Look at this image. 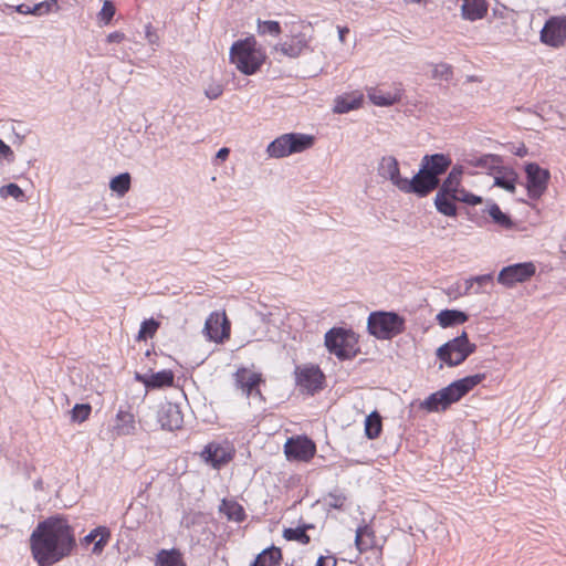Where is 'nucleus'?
<instances>
[{"label": "nucleus", "instance_id": "7c9ffc66", "mask_svg": "<svg viewBox=\"0 0 566 566\" xmlns=\"http://www.w3.org/2000/svg\"><path fill=\"white\" fill-rule=\"evenodd\" d=\"M485 212H488L495 224L504 229H511L514 226L511 216L506 212H503L500 206L495 202L490 203Z\"/></svg>", "mask_w": 566, "mask_h": 566}, {"label": "nucleus", "instance_id": "8fccbe9b", "mask_svg": "<svg viewBox=\"0 0 566 566\" xmlns=\"http://www.w3.org/2000/svg\"><path fill=\"white\" fill-rule=\"evenodd\" d=\"M473 280H474V284L478 285L474 293L479 294V293H481L482 286L493 283V274L488 273V274L476 275V276H473Z\"/></svg>", "mask_w": 566, "mask_h": 566}, {"label": "nucleus", "instance_id": "603ef678", "mask_svg": "<svg viewBox=\"0 0 566 566\" xmlns=\"http://www.w3.org/2000/svg\"><path fill=\"white\" fill-rule=\"evenodd\" d=\"M1 157L11 161L13 158V151L9 145L0 139V158Z\"/></svg>", "mask_w": 566, "mask_h": 566}, {"label": "nucleus", "instance_id": "20e7f679", "mask_svg": "<svg viewBox=\"0 0 566 566\" xmlns=\"http://www.w3.org/2000/svg\"><path fill=\"white\" fill-rule=\"evenodd\" d=\"M253 36L235 41L230 48V62L244 75L255 74L265 61Z\"/></svg>", "mask_w": 566, "mask_h": 566}, {"label": "nucleus", "instance_id": "2eb2a0df", "mask_svg": "<svg viewBox=\"0 0 566 566\" xmlns=\"http://www.w3.org/2000/svg\"><path fill=\"white\" fill-rule=\"evenodd\" d=\"M287 460L308 462L316 453L315 442L307 436L289 438L284 444Z\"/></svg>", "mask_w": 566, "mask_h": 566}, {"label": "nucleus", "instance_id": "39448f33", "mask_svg": "<svg viewBox=\"0 0 566 566\" xmlns=\"http://www.w3.org/2000/svg\"><path fill=\"white\" fill-rule=\"evenodd\" d=\"M324 344L329 354L339 360H349L359 353L358 337L350 328L332 327L325 333Z\"/></svg>", "mask_w": 566, "mask_h": 566}, {"label": "nucleus", "instance_id": "4be33fe9", "mask_svg": "<svg viewBox=\"0 0 566 566\" xmlns=\"http://www.w3.org/2000/svg\"><path fill=\"white\" fill-rule=\"evenodd\" d=\"M494 171L496 174L494 176L493 186L502 188L507 192L514 193L518 179L517 172L514 169L504 167L502 165H500L499 168H496Z\"/></svg>", "mask_w": 566, "mask_h": 566}, {"label": "nucleus", "instance_id": "f704fd0d", "mask_svg": "<svg viewBox=\"0 0 566 566\" xmlns=\"http://www.w3.org/2000/svg\"><path fill=\"white\" fill-rule=\"evenodd\" d=\"M130 175L128 172H122L111 179L109 188L119 197H123L130 189Z\"/></svg>", "mask_w": 566, "mask_h": 566}, {"label": "nucleus", "instance_id": "1a4fd4ad", "mask_svg": "<svg viewBox=\"0 0 566 566\" xmlns=\"http://www.w3.org/2000/svg\"><path fill=\"white\" fill-rule=\"evenodd\" d=\"M199 455L206 464L220 470L233 460L235 449L228 441H211L203 447Z\"/></svg>", "mask_w": 566, "mask_h": 566}, {"label": "nucleus", "instance_id": "412c9836", "mask_svg": "<svg viewBox=\"0 0 566 566\" xmlns=\"http://www.w3.org/2000/svg\"><path fill=\"white\" fill-rule=\"evenodd\" d=\"M403 90L396 87L392 92H387L377 87H370L367 92L369 101L380 107H389L399 103L402 98Z\"/></svg>", "mask_w": 566, "mask_h": 566}, {"label": "nucleus", "instance_id": "a878e982", "mask_svg": "<svg viewBox=\"0 0 566 566\" xmlns=\"http://www.w3.org/2000/svg\"><path fill=\"white\" fill-rule=\"evenodd\" d=\"M282 552L279 547L271 545L259 553L250 566H280Z\"/></svg>", "mask_w": 566, "mask_h": 566}, {"label": "nucleus", "instance_id": "6e6d98bb", "mask_svg": "<svg viewBox=\"0 0 566 566\" xmlns=\"http://www.w3.org/2000/svg\"><path fill=\"white\" fill-rule=\"evenodd\" d=\"M149 376L150 375H148V374L136 373L135 380L143 384L145 386V388L147 389V384L149 382Z\"/></svg>", "mask_w": 566, "mask_h": 566}, {"label": "nucleus", "instance_id": "aec40b11", "mask_svg": "<svg viewBox=\"0 0 566 566\" xmlns=\"http://www.w3.org/2000/svg\"><path fill=\"white\" fill-rule=\"evenodd\" d=\"M111 539V531L106 526H97L93 528L87 535H85L80 544L83 547H87L90 544H94L92 548V554L99 555L104 551L105 546L108 544Z\"/></svg>", "mask_w": 566, "mask_h": 566}, {"label": "nucleus", "instance_id": "c85d7f7f", "mask_svg": "<svg viewBox=\"0 0 566 566\" xmlns=\"http://www.w3.org/2000/svg\"><path fill=\"white\" fill-rule=\"evenodd\" d=\"M175 375L170 369H163L149 376L147 390L161 389L174 385Z\"/></svg>", "mask_w": 566, "mask_h": 566}, {"label": "nucleus", "instance_id": "5701e85b", "mask_svg": "<svg viewBox=\"0 0 566 566\" xmlns=\"http://www.w3.org/2000/svg\"><path fill=\"white\" fill-rule=\"evenodd\" d=\"M436 319L442 328H449L464 324L469 321V315L460 310L446 308L437 314Z\"/></svg>", "mask_w": 566, "mask_h": 566}, {"label": "nucleus", "instance_id": "e2e57ef3", "mask_svg": "<svg viewBox=\"0 0 566 566\" xmlns=\"http://www.w3.org/2000/svg\"><path fill=\"white\" fill-rule=\"evenodd\" d=\"M298 525L305 533L316 528V526L313 523L300 522Z\"/></svg>", "mask_w": 566, "mask_h": 566}, {"label": "nucleus", "instance_id": "de8ad7c7", "mask_svg": "<svg viewBox=\"0 0 566 566\" xmlns=\"http://www.w3.org/2000/svg\"><path fill=\"white\" fill-rule=\"evenodd\" d=\"M455 197H457V202H462V203H465V205L472 206V207L480 205L483 201L482 197L468 191L463 187L458 191V195Z\"/></svg>", "mask_w": 566, "mask_h": 566}, {"label": "nucleus", "instance_id": "3c124183", "mask_svg": "<svg viewBox=\"0 0 566 566\" xmlns=\"http://www.w3.org/2000/svg\"><path fill=\"white\" fill-rule=\"evenodd\" d=\"M337 565V559L334 555H321L317 560H316V564L315 566H336Z\"/></svg>", "mask_w": 566, "mask_h": 566}, {"label": "nucleus", "instance_id": "9d476101", "mask_svg": "<svg viewBox=\"0 0 566 566\" xmlns=\"http://www.w3.org/2000/svg\"><path fill=\"white\" fill-rule=\"evenodd\" d=\"M526 175L527 196L533 199H539L548 187L551 172L546 168H542L537 163H526L524 165Z\"/></svg>", "mask_w": 566, "mask_h": 566}, {"label": "nucleus", "instance_id": "49530a36", "mask_svg": "<svg viewBox=\"0 0 566 566\" xmlns=\"http://www.w3.org/2000/svg\"><path fill=\"white\" fill-rule=\"evenodd\" d=\"M0 195L3 198L12 197L19 201H23V199L25 198L23 190L20 188L19 185L14 182H10L6 186H2L0 189Z\"/></svg>", "mask_w": 566, "mask_h": 566}, {"label": "nucleus", "instance_id": "9b49d317", "mask_svg": "<svg viewBox=\"0 0 566 566\" xmlns=\"http://www.w3.org/2000/svg\"><path fill=\"white\" fill-rule=\"evenodd\" d=\"M380 177L388 179L391 184L405 193L413 195V180L400 175L399 163L394 156H385L378 166Z\"/></svg>", "mask_w": 566, "mask_h": 566}, {"label": "nucleus", "instance_id": "f3484780", "mask_svg": "<svg viewBox=\"0 0 566 566\" xmlns=\"http://www.w3.org/2000/svg\"><path fill=\"white\" fill-rule=\"evenodd\" d=\"M541 42L552 46L559 48L566 41V15L549 17L541 30Z\"/></svg>", "mask_w": 566, "mask_h": 566}, {"label": "nucleus", "instance_id": "a211bd4d", "mask_svg": "<svg viewBox=\"0 0 566 566\" xmlns=\"http://www.w3.org/2000/svg\"><path fill=\"white\" fill-rule=\"evenodd\" d=\"M203 332L209 340L223 343L230 337V322L226 313L213 312L206 319Z\"/></svg>", "mask_w": 566, "mask_h": 566}, {"label": "nucleus", "instance_id": "ea45409f", "mask_svg": "<svg viewBox=\"0 0 566 566\" xmlns=\"http://www.w3.org/2000/svg\"><path fill=\"white\" fill-rule=\"evenodd\" d=\"M92 412V406L90 403H75L70 411L72 422L82 423L88 419Z\"/></svg>", "mask_w": 566, "mask_h": 566}, {"label": "nucleus", "instance_id": "4c0bfd02", "mask_svg": "<svg viewBox=\"0 0 566 566\" xmlns=\"http://www.w3.org/2000/svg\"><path fill=\"white\" fill-rule=\"evenodd\" d=\"M502 164V158L499 155L486 154L478 157L472 165L475 167L484 168L494 171Z\"/></svg>", "mask_w": 566, "mask_h": 566}, {"label": "nucleus", "instance_id": "7ed1b4c3", "mask_svg": "<svg viewBox=\"0 0 566 566\" xmlns=\"http://www.w3.org/2000/svg\"><path fill=\"white\" fill-rule=\"evenodd\" d=\"M463 166L454 165L451 167L447 177L437 188L438 191L433 199V205L439 213L446 217L454 218L458 216L457 195L462 188Z\"/></svg>", "mask_w": 566, "mask_h": 566}, {"label": "nucleus", "instance_id": "052dcab7", "mask_svg": "<svg viewBox=\"0 0 566 566\" xmlns=\"http://www.w3.org/2000/svg\"><path fill=\"white\" fill-rule=\"evenodd\" d=\"M229 154H230L229 148H227V147H222V148H220V149L218 150V153H217L216 157H217V159L226 160V159L228 158Z\"/></svg>", "mask_w": 566, "mask_h": 566}, {"label": "nucleus", "instance_id": "4468645a", "mask_svg": "<svg viewBox=\"0 0 566 566\" xmlns=\"http://www.w3.org/2000/svg\"><path fill=\"white\" fill-rule=\"evenodd\" d=\"M536 272L533 262H521L502 268L497 275V282L506 287H512L516 283L528 281Z\"/></svg>", "mask_w": 566, "mask_h": 566}, {"label": "nucleus", "instance_id": "4d7b16f0", "mask_svg": "<svg viewBox=\"0 0 566 566\" xmlns=\"http://www.w3.org/2000/svg\"><path fill=\"white\" fill-rule=\"evenodd\" d=\"M15 11L21 14H31V6L21 3L15 7Z\"/></svg>", "mask_w": 566, "mask_h": 566}, {"label": "nucleus", "instance_id": "2f4dec72", "mask_svg": "<svg viewBox=\"0 0 566 566\" xmlns=\"http://www.w3.org/2000/svg\"><path fill=\"white\" fill-rule=\"evenodd\" d=\"M382 430L381 416L378 411L370 412L365 419V434L368 439H377Z\"/></svg>", "mask_w": 566, "mask_h": 566}, {"label": "nucleus", "instance_id": "c03bdc74", "mask_svg": "<svg viewBox=\"0 0 566 566\" xmlns=\"http://www.w3.org/2000/svg\"><path fill=\"white\" fill-rule=\"evenodd\" d=\"M325 501L331 509L343 510L346 495L340 490L335 489L327 494Z\"/></svg>", "mask_w": 566, "mask_h": 566}, {"label": "nucleus", "instance_id": "f8f14e48", "mask_svg": "<svg viewBox=\"0 0 566 566\" xmlns=\"http://www.w3.org/2000/svg\"><path fill=\"white\" fill-rule=\"evenodd\" d=\"M296 385L306 394L315 395L324 389L325 375L316 365L295 368Z\"/></svg>", "mask_w": 566, "mask_h": 566}, {"label": "nucleus", "instance_id": "c9c22d12", "mask_svg": "<svg viewBox=\"0 0 566 566\" xmlns=\"http://www.w3.org/2000/svg\"><path fill=\"white\" fill-rule=\"evenodd\" d=\"M256 31L259 35H271L276 38L282 33V27L279 21L258 19Z\"/></svg>", "mask_w": 566, "mask_h": 566}, {"label": "nucleus", "instance_id": "393cba45", "mask_svg": "<svg viewBox=\"0 0 566 566\" xmlns=\"http://www.w3.org/2000/svg\"><path fill=\"white\" fill-rule=\"evenodd\" d=\"M355 546L359 553L376 547V536L374 530L369 525H361L356 530Z\"/></svg>", "mask_w": 566, "mask_h": 566}, {"label": "nucleus", "instance_id": "dca6fc26", "mask_svg": "<svg viewBox=\"0 0 566 566\" xmlns=\"http://www.w3.org/2000/svg\"><path fill=\"white\" fill-rule=\"evenodd\" d=\"M233 379L235 388L240 389L248 398H262L260 386L265 382V379L261 373L251 371L247 367H239L233 374Z\"/></svg>", "mask_w": 566, "mask_h": 566}, {"label": "nucleus", "instance_id": "79ce46f5", "mask_svg": "<svg viewBox=\"0 0 566 566\" xmlns=\"http://www.w3.org/2000/svg\"><path fill=\"white\" fill-rule=\"evenodd\" d=\"M57 9L59 3L56 0H44L31 6V15L41 17Z\"/></svg>", "mask_w": 566, "mask_h": 566}, {"label": "nucleus", "instance_id": "09e8293b", "mask_svg": "<svg viewBox=\"0 0 566 566\" xmlns=\"http://www.w3.org/2000/svg\"><path fill=\"white\" fill-rule=\"evenodd\" d=\"M223 93V86L218 83H211L208 85V87L205 90V95L209 99H217L219 96H221Z\"/></svg>", "mask_w": 566, "mask_h": 566}, {"label": "nucleus", "instance_id": "a19ab883", "mask_svg": "<svg viewBox=\"0 0 566 566\" xmlns=\"http://www.w3.org/2000/svg\"><path fill=\"white\" fill-rule=\"evenodd\" d=\"M304 49L302 41L284 42L276 46V50L289 57H297Z\"/></svg>", "mask_w": 566, "mask_h": 566}, {"label": "nucleus", "instance_id": "bf43d9fd", "mask_svg": "<svg viewBox=\"0 0 566 566\" xmlns=\"http://www.w3.org/2000/svg\"><path fill=\"white\" fill-rule=\"evenodd\" d=\"M146 36L149 41V43H155L156 40H157V35L156 33L151 30V27L150 25H146Z\"/></svg>", "mask_w": 566, "mask_h": 566}, {"label": "nucleus", "instance_id": "864d4df0", "mask_svg": "<svg viewBox=\"0 0 566 566\" xmlns=\"http://www.w3.org/2000/svg\"><path fill=\"white\" fill-rule=\"evenodd\" d=\"M125 39V34L120 31H114L106 38L107 43H120Z\"/></svg>", "mask_w": 566, "mask_h": 566}, {"label": "nucleus", "instance_id": "0e129e2a", "mask_svg": "<svg viewBox=\"0 0 566 566\" xmlns=\"http://www.w3.org/2000/svg\"><path fill=\"white\" fill-rule=\"evenodd\" d=\"M407 3H422L424 0H405Z\"/></svg>", "mask_w": 566, "mask_h": 566}, {"label": "nucleus", "instance_id": "bb28decb", "mask_svg": "<svg viewBox=\"0 0 566 566\" xmlns=\"http://www.w3.org/2000/svg\"><path fill=\"white\" fill-rule=\"evenodd\" d=\"M363 95L359 94L357 96L355 95H343V96H338L336 97L335 99V105H334V113L336 114H346L353 109H357L360 107L361 103H363Z\"/></svg>", "mask_w": 566, "mask_h": 566}, {"label": "nucleus", "instance_id": "473e14b6", "mask_svg": "<svg viewBox=\"0 0 566 566\" xmlns=\"http://www.w3.org/2000/svg\"><path fill=\"white\" fill-rule=\"evenodd\" d=\"M220 511L231 521L242 522L247 517L244 509L235 501L222 500Z\"/></svg>", "mask_w": 566, "mask_h": 566}, {"label": "nucleus", "instance_id": "cd10ccee", "mask_svg": "<svg viewBox=\"0 0 566 566\" xmlns=\"http://www.w3.org/2000/svg\"><path fill=\"white\" fill-rule=\"evenodd\" d=\"M155 566H186L177 548L160 549L156 555Z\"/></svg>", "mask_w": 566, "mask_h": 566}, {"label": "nucleus", "instance_id": "423d86ee", "mask_svg": "<svg viewBox=\"0 0 566 566\" xmlns=\"http://www.w3.org/2000/svg\"><path fill=\"white\" fill-rule=\"evenodd\" d=\"M405 328V318L396 312H371L367 319V331L377 339H392L401 334Z\"/></svg>", "mask_w": 566, "mask_h": 566}, {"label": "nucleus", "instance_id": "37998d69", "mask_svg": "<svg viewBox=\"0 0 566 566\" xmlns=\"http://www.w3.org/2000/svg\"><path fill=\"white\" fill-rule=\"evenodd\" d=\"M116 13L115 4L112 0H104L101 11L98 12L99 21L107 25L112 22L114 15Z\"/></svg>", "mask_w": 566, "mask_h": 566}, {"label": "nucleus", "instance_id": "c756f323", "mask_svg": "<svg viewBox=\"0 0 566 566\" xmlns=\"http://www.w3.org/2000/svg\"><path fill=\"white\" fill-rule=\"evenodd\" d=\"M420 407L428 412H439L447 410L450 406L447 405V399L438 390L429 395L421 403Z\"/></svg>", "mask_w": 566, "mask_h": 566}, {"label": "nucleus", "instance_id": "680f3d73", "mask_svg": "<svg viewBox=\"0 0 566 566\" xmlns=\"http://www.w3.org/2000/svg\"><path fill=\"white\" fill-rule=\"evenodd\" d=\"M338 29V38L342 42H345L346 35L349 33V29L347 27H337Z\"/></svg>", "mask_w": 566, "mask_h": 566}, {"label": "nucleus", "instance_id": "a18cd8bd", "mask_svg": "<svg viewBox=\"0 0 566 566\" xmlns=\"http://www.w3.org/2000/svg\"><path fill=\"white\" fill-rule=\"evenodd\" d=\"M453 77V69L448 63L436 64L432 70V78L450 81Z\"/></svg>", "mask_w": 566, "mask_h": 566}, {"label": "nucleus", "instance_id": "13d9d810", "mask_svg": "<svg viewBox=\"0 0 566 566\" xmlns=\"http://www.w3.org/2000/svg\"><path fill=\"white\" fill-rule=\"evenodd\" d=\"M474 286V280H473V276L470 277V279H467L464 281V290L462 292L463 295H467L471 292V290L473 289Z\"/></svg>", "mask_w": 566, "mask_h": 566}, {"label": "nucleus", "instance_id": "72a5a7b5", "mask_svg": "<svg viewBox=\"0 0 566 566\" xmlns=\"http://www.w3.org/2000/svg\"><path fill=\"white\" fill-rule=\"evenodd\" d=\"M116 428L119 434H130L135 430L134 415L122 408L116 415Z\"/></svg>", "mask_w": 566, "mask_h": 566}, {"label": "nucleus", "instance_id": "ddd939ff", "mask_svg": "<svg viewBox=\"0 0 566 566\" xmlns=\"http://www.w3.org/2000/svg\"><path fill=\"white\" fill-rule=\"evenodd\" d=\"M485 379L484 374L469 375L457 379L447 387L440 389L442 396L447 399V405L451 406L461 400L469 391Z\"/></svg>", "mask_w": 566, "mask_h": 566}, {"label": "nucleus", "instance_id": "338daca9", "mask_svg": "<svg viewBox=\"0 0 566 566\" xmlns=\"http://www.w3.org/2000/svg\"><path fill=\"white\" fill-rule=\"evenodd\" d=\"M220 566H229V565H228V562L224 558H222L220 562Z\"/></svg>", "mask_w": 566, "mask_h": 566}, {"label": "nucleus", "instance_id": "f257e3e1", "mask_svg": "<svg viewBox=\"0 0 566 566\" xmlns=\"http://www.w3.org/2000/svg\"><path fill=\"white\" fill-rule=\"evenodd\" d=\"M76 546L73 527L60 516L39 522L30 536V547L39 566H51L67 557Z\"/></svg>", "mask_w": 566, "mask_h": 566}, {"label": "nucleus", "instance_id": "6e6552de", "mask_svg": "<svg viewBox=\"0 0 566 566\" xmlns=\"http://www.w3.org/2000/svg\"><path fill=\"white\" fill-rule=\"evenodd\" d=\"M314 142L315 138L312 135L301 133L283 134L268 145L266 151L272 158H283L310 149Z\"/></svg>", "mask_w": 566, "mask_h": 566}, {"label": "nucleus", "instance_id": "5fc2aeb1", "mask_svg": "<svg viewBox=\"0 0 566 566\" xmlns=\"http://www.w3.org/2000/svg\"><path fill=\"white\" fill-rule=\"evenodd\" d=\"M512 153L517 157H525L528 154V149L524 144H521L520 146L512 149Z\"/></svg>", "mask_w": 566, "mask_h": 566}, {"label": "nucleus", "instance_id": "f03ea898", "mask_svg": "<svg viewBox=\"0 0 566 566\" xmlns=\"http://www.w3.org/2000/svg\"><path fill=\"white\" fill-rule=\"evenodd\" d=\"M452 166L449 154H427L421 158L419 170L413 175V195L426 198L440 186L441 176Z\"/></svg>", "mask_w": 566, "mask_h": 566}, {"label": "nucleus", "instance_id": "58836bf2", "mask_svg": "<svg viewBox=\"0 0 566 566\" xmlns=\"http://www.w3.org/2000/svg\"><path fill=\"white\" fill-rule=\"evenodd\" d=\"M159 327V323L154 318L144 319L140 324L137 339L146 340L151 338Z\"/></svg>", "mask_w": 566, "mask_h": 566}, {"label": "nucleus", "instance_id": "69168bd1", "mask_svg": "<svg viewBox=\"0 0 566 566\" xmlns=\"http://www.w3.org/2000/svg\"><path fill=\"white\" fill-rule=\"evenodd\" d=\"M34 488L36 490L41 489L42 488V481L41 480H38L35 483H34Z\"/></svg>", "mask_w": 566, "mask_h": 566}, {"label": "nucleus", "instance_id": "6ab92c4d", "mask_svg": "<svg viewBox=\"0 0 566 566\" xmlns=\"http://www.w3.org/2000/svg\"><path fill=\"white\" fill-rule=\"evenodd\" d=\"M157 420L161 429L174 431L182 427L184 416L177 403L166 401L159 406Z\"/></svg>", "mask_w": 566, "mask_h": 566}, {"label": "nucleus", "instance_id": "b1692460", "mask_svg": "<svg viewBox=\"0 0 566 566\" xmlns=\"http://www.w3.org/2000/svg\"><path fill=\"white\" fill-rule=\"evenodd\" d=\"M461 12L465 20H480L488 12V3L485 0H464L461 6Z\"/></svg>", "mask_w": 566, "mask_h": 566}, {"label": "nucleus", "instance_id": "0eeeda50", "mask_svg": "<svg viewBox=\"0 0 566 566\" xmlns=\"http://www.w3.org/2000/svg\"><path fill=\"white\" fill-rule=\"evenodd\" d=\"M476 344L470 342L465 331L439 346L436 356L448 367H455L463 364L469 356L475 353Z\"/></svg>", "mask_w": 566, "mask_h": 566}, {"label": "nucleus", "instance_id": "e433bc0d", "mask_svg": "<svg viewBox=\"0 0 566 566\" xmlns=\"http://www.w3.org/2000/svg\"><path fill=\"white\" fill-rule=\"evenodd\" d=\"M283 538L290 542H297L302 545L311 543V536L305 533L300 525L296 527H286L283 531Z\"/></svg>", "mask_w": 566, "mask_h": 566}]
</instances>
